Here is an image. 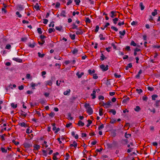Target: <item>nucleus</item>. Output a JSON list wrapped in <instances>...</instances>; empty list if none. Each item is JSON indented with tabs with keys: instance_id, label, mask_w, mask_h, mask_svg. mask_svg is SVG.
<instances>
[{
	"instance_id": "nucleus-26",
	"label": "nucleus",
	"mask_w": 160,
	"mask_h": 160,
	"mask_svg": "<svg viewBox=\"0 0 160 160\" xmlns=\"http://www.w3.org/2000/svg\"><path fill=\"white\" fill-rule=\"evenodd\" d=\"M157 14H158V13L157 12V10L156 9H154V12H152V15L153 16H155Z\"/></svg>"
},
{
	"instance_id": "nucleus-49",
	"label": "nucleus",
	"mask_w": 160,
	"mask_h": 160,
	"mask_svg": "<svg viewBox=\"0 0 160 160\" xmlns=\"http://www.w3.org/2000/svg\"><path fill=\"white\" fill-rule=\"evenodd\" d=\"M12 142L14 143L15 145H17L19 144V142H16L15 140H13L12 141Z\"/></svg>"
},
{
	"instance_id": "nucleus-13",
	"label": "nucleus",
	"mask_w": 160,
	"mask_h": 160,
	"mask_svg": "<svg viewBox=\"0 0 160 160\" xmlns=\"http://www.w3.org/2000/svg\"><path fill=\"white\" fill-rule=\"evenodd\" d=\"M59 154V153L58 152H56L55 153L53 154L52 159L53 160H57L58 158L56 157V155Z\"/></svg>"
},
{
	"instance_id": "nucleus-43",
	"label": "nucleus",
	"mask_w": 160,
	"mask_h": 160,
	"mask_svg": "<svg viewBox=\"0 0 160 160\" xmlns=\"http://www.w3.org/2000/svg\"><path fill=\"white\" fill-rule=\"evenodd\" d=\"M116 122L117 121L116 120L112 119L111 120L110 122V123L112 124H113L114 123H116Z\"/></svg>"
},
{
	"instance_id": "nucleus-1",
	"label": "nucleus",
	"mask_w": 160,
	"mask_h": 160,
	"mask_svg": "<svg viewBox=\"0 0 160 160\" xmlns=\"http://www.w3.org/2000/svg\"><path fill=\"white\" fill-rule=\"evenodd\" d=\"M84 107L87 109V112L89 115H91L92 114L93 110L89 103H86L84 105Z\"/></svg>"
},
{
	"instance_id": "nucleus-5",
	"label": "nucleus",
	"mask_w": 160,
	"mask_h": 160,
	"mask_svg": "<svg viewBox=\"0 0 160 160\" xmlns=\"http://www.w3.org/2000/svg\"><path fill=\"white\" fill-rule=\"evenodd\" d=\"M111 102L110 101H109L106 103L103 102L102 106L105 108H109V106L111 105Z\"/></svg>"
},
{
	"instance_id": "nucleus-27",
	"label": "nucleus",
	"mask_w": 160,
	"mask_h": 160,
	"mask_svg": "<svg viewBox=\"0 0 160 160\" xmlns=\"http://www.w3.org/2000/svg\"><path fill=\"white\" fill-rule=\"evenodd\" d=\"M11 106L13 108H15L17 107V104H16L15 105L14 103H12L11 104Z\"/></svg>"
},
{
	"instance_id": "nucleus-32",
	"label": "nucleus",
	"mask_w": 160,
	"mask_h": 160,
	"mask_svg": "<svg viewBox=\"0 0 160 160\" xmlns=\"http://www.w3.org/2000/svg\"><path fill=\"white\" fill-rule=\"evenodd\" d=\"M129 100V98L128 97L125 99H123L122 101V103H126L127 101H128Z\"/></svg>"
},
{
	"instance_id": "nucleus-37",
	"label": "nucleus",
	"mask_w": 160,
	"mask_h": 160,
	"mask_svg": "<svg viewBox=\"0 0 160 160\" xmlns=\"http://www.w3.org/2000/svg\"><path fill=\"white\" fill-rule=\"evenodd\" d=\"M86 23H90L91 22V20L88 17L86 18V20L85 21Z\"/></svg>"
},
{
	"instance_id": "nucleus-16",
	"label": "nucleus",
	"mask_w": 160,
	"mask_h": 160,
	"mask_svg": "<svg viewBox=\"0 0 160 160\" xmlns=\"http://www.w3.org/2000/svg\"><path fill=\"white\" fill-rule=\"evenodd\" d=\"M107 57H105L103 53H102L100 56V59L101 61L103 60L104 59H106Z\"/></svg>"
},
{
	"instance_id": "nucleus-38",
	"label": "nucleus",
	"mask_w": 160,
	"mask_h": 160,
	"mask_svg": "<svg viewBox=\"0 0 160 160\" xmlns=\"http://www.w3.org/2000/svg\"><path fill=\"white\" fill-rule=\"evenodd\" d=\"M130 45L135 47L136 46L137 44L134 41H132L131 42Z\"/></svg>"
},
{
	"instance_id": "nucleus-64",
	"label": "nucleus",
	"mask_w": 160,
	"mask_h": 160,
	"mask_svg": "<svg viewBox=\"0 0 160 160\" xmlns=\"http://www.w3.org/2000/svg\"><path fill=\"white\" fill-rule=\"evenodd\" d=\"M99 29V26H98V25L96 27V29L95 30V32H97L98 31Z\"/></svg>"
},
{
	"instance_id": "nucleus-47",
	"label": "nucleus",
	"mask_w": 160,
	"mask_h": 160,
	"mask_svg": "<svg viewBox=\"0 0 160 160\" xmlns=\"http://www.w3.org/2000/svg\"><path fill=\"white\" fill-rule=\"evenodd\" d=\"M49 148H48V149H47V150H42V152L43 153V154L44 155H46V154H47V152L48 151V149Z\"/></svg>"
},
{
	"instance_id": "nucleus-22",
	"label": "nucleus",
	"mask_w": 160,
	"mask_h": 160,
	"mask_svg": "<svg viewBox=\"0 0 160 160\" xmlns=\"http://www.w3.org/2000/svg\"><path fill=\"white\" fill-rule=\"evenodd\" d=\"M88 73L90 75H92V73H94L95 72V70L94 69H93L92 70L91 69H89L88 70Z\"/></svg>"
},
{
	"instance_id": "nucleus-59",
	"label": "nucleus",
	"mask_w": 160,
	"mask_h": 160,
	"mask_svg": "<svg viewBox=\"0 0 160 160\" xmlns=\"http://www.w3.org/2000/svg\"><path fill=\"white\" fill-rule=\"evenodd\" d=\"M31 87H32V89H35L34 87L36 86V84L33 82H32L31 83Z\"/></svg>"
},
{
	"instance_id": "nucleus-45",
	"label": "nucleus",
	"mask_w": 160,
	"mask_h": 160,
	"mask_svg": "<svg viewBox=\"0 0 160 160\" xmlns=\"http://www.w3.org/2000/svg\"><path fill=\"white\" fill-rule=\"evenodd\" d=\"M114 77L116 78H119L121 77V75H118L116 73H115L114 74Z\"/></svg>"
},
{
	"instance_id": "nucleus-20",
	"label": "nucleus",
	"mask_w": 160,
	"mask_h": 160,
	"mask_svg": "<svg viewBox=\"0 0 160 160\" xmlns=\"http://www.w3.org/2000/svg\"><path fill=\"white\" fill-rule=\"evenodd\" d=\"M78 125L79 126L81 125L82 126H83L84 124V123L82 122V121L81 120H79L78 121Z\"/></svg>"
},
{
	"instance_id": "nucleus-7",
	"label": "nucleus",
	"mask_w": 160,
	"mask_h": 160,
	"mask_svg": "<svg viewBox=\"0 0 160 160\" xmlns=\"http://www.w3.org/2000/svg\"><path fill=\"white\" fill-rule=\"evenodd\" d=\"M21 111L22 112L21 113L19 117L22 118H24L26 117L27 114L26 113H25V112L22 111V110Z\"/></svg>"
},
{
	"instance_id": "nucleus-58",
	"label": "nucleus",
	"mask_w": 160,
	"mask_h": 160,
	"mask_svg": "<svg viewBox=\"0 0 160 160\" xmlns=\"http://www.w3.org/2000/svg\"><path fill=\"white\" fill-rule=\"evenodd\" d=\"M93 78L94 79H96L98 78V76L96 74H94L93 75Z\"/></svg>"
},
{
	"instance_id": "nucleus-63",
	"label": "nucleus",
	"mask_w": 160,
	"mask_h": 160,
	"mask_svg": "<svg viewBox=\"0 0 160 160\" xmlns=\"http://www.w3.org/2000/svg\"><path fill=\"white\" fill-rule=\"evenodd\" d=\"M62 28V27H55V29L59 31H61V28Z\"/></svg>"
},
{
	"instance_id": "nucleus-8",
	"label": "nucleus",
	"mask_w": 160,
	"mask_h": 160,
	"mask_svg": "<svg viewBox=\"0 0 160 160\" xmlns=\"http://www.w3.org/2000/svg\"><path fill=\"white\" fill-rule=\"evenodd\" d=\"M83 33V31L81 28H79V31H77L76 32V33L77 35H81Z\"/></svg>"
},
{
	"instance_id": "nucleus-24",
	"label": "nucleus",
	"mask_w": 160,
	"mask_h": 160,
	"mask_svg": "<svg viewBox=\"0 0 160 160\" xmlns=\"http://www.w3.org/2000/svg\"><path fill=\"white\" fill-rule=\"evenodd\" d=\"M103 109L102 108H101L99 109V115L100 116H101L103 114V113L102 112Z\"/></svg>"
},
{
	"instance_id": "nucleus-55",
	"label": "nucleus",
	"mask_w": 160,
	"mask_h": 160,
	"mask_svg": "<svg viewBox=\"0 0 160 160\" xmlns=\"http://www.w3.org/2000/svg\"><path fill=\"white\" fill-rule=\"evenodd\" d=\"M78 51L77 49H74L73 50V51H72V53L73 54H75L77 53L78 52Z\"/></svg>"
},
{
	"instance_id": "nucleus-56",
	"label": "nucleus",
	"mask_w": 160,
	"mask_h": 160,
	"mask_svg": "<svg viewBox=\"0 0 160 160\" xmlns=\"http://www.w3.org/2000/svg\"><path fill=\"white\" fill-rule=\"evenodd\" d=\"M34 8L36 9L37 10H38L40 9L39 6L38 5V4H37L36 5H35L34 6Z\"/></svg>"
},
{
	"instance_id": "nucleus-6",
	"label": "nucleus",
	"mask_w": 160,
	"mask_h": 160,
	"mask_svg": "<svg viewBox=\"0 0 160 160\" xmlns=\"http://www.w3.org/2000/svg\"><path fill=\"white\" fill-rule=\"evenodd\" d=\"M53 78L52 77L51 79L49 80L46 82V86L48 85L51 86L52 84Z\"/></svg>"
},
{
	"instance_id": "nucleus-35",
	"label": "nucleus",
	"mask_w": 160,
	"mask_h": 160,
	"mask_svg": "<svg viewBox=\"0 0 160 160\" xmlns=\"http://www.w3.org/2000/svg\"><path fill=\"white\" fill-rule=\"evenodd\" d=\"M72 25V29H78V28H77V27H78L76 25L75 23H73Z\"/></svg>"
},
{
	"instance_id": "nucleus-12",
	"label": "nucleus",
	"mask_w": 160,
	"mask_h": 160,
	"mask_svg": "<svg viewBox=\"0 0 160 160\" xmlns=\"http://www.w3.org/2000/svg\"><path fill=\"white\" fill-rule=\"evenodd\" d=\"M96 91H95V90H93L92 92V93L91 95V96H92V99H94L96 97Z\"/></svg>"
},
{
	"instance_id": "nucleus-25",
	"label": "nucleus",
	"mask_w": 160,
	"mask_h": 160,
	"mask_svg": "<svg viewBox=\"0 0 160 160\" xmlns=\"http://www.w3.org/2000/svg\"><path fill=\"white\" fill-rule=\"evenodd\" d=\"M131 134H127V132H126L125 134V137L127 138H129L131 137Z\"/></svg>"
},
{
	"instance_id": "nucleus-54",
	"label": "nucleus",
	"mask_w": 160,
	"mask_h": 160,
	"mask_svg": "<svg viewBox=\"0 0 160 160\" xmlns=\"http://www.w3.org/2000/svg\"><path fill=\"white\" fill-rule=\"evenodd\" d=\"M66 158H65V160H68L69 158V155L68 153H67L66 154Z\"/></svg>"
},
{
	"instance_id": "nucleus-61",
	"label": "nucleus",
	"mask_w": 160,
	"mask_h": 160,
	"mask_svg": "<svg viewBox=\"0 0 160 160\" xmlns=\"http://www.w3.org/2000/svg\"><path fill=\"white\" fill-rule=\"evenodd\" d=\"M148 89L150 91H152L154 90V88L153 87L148 86Z\"/></svg>"
},
{
	"instance_id": "nucleus-57",
	"label": "nucleus",
	"mask_w": 160,
	"mask_h": 160,
	"mask_svg": "<svg viewBox=\"0 0 160 160\" xmlns=\"http://www.w3.org/2000/svg\"><path fill=\"white\" fill-rule=\"evenodd\" d=\"M104 127V125L103 124H102V125H101L100 126L98 127V129L99 130H100L102 129Z\"/></svg>"
},
{
	"instance_id": "nucleus-51",
	"label": "nucleus",
	"mask_w": 160,
	"mask_h": 160,
	"mask_svg": "<svg viewBox=\"0 0 160 160\" xmlns=\"http://www.w3.org/2000/svg\"><path fill=\"white\" fill-rule=\"evenodd\" d=\"M18 8H19V10L20 11H21L23 9V8L22 7V5H18Z\"/></svg>"
},
{
	"instance_id": "nucleus-15",
	"label": "nucleus",
	"mask_w": 160,
	"mask_h": 160,
	"mask_svg": "<svg viewBox=\"0 0 160 160\" xmlns=\"http://www.w3.org/2000/svg\"><path fill=\"white\" fill-rule=\"evenodd\" d=\"M66 12L65 10H62L61 13H60V16L63 17H66V15H65Z\"/></svg>"
},
{
	"instance_id": "nucleus-11",
	"label": "nucleus",
	"mask_w": 160,
	"mask_h": 160,
	"mask_svg": "<svg viewBox=\"0 0 160 160\" xmlns=\"http://www.w3.org/2000/svg\"><path fill=\"white\" fill-rule=\"evenodd\" d=\"M84 74V73L83 72H82L80 74L79 72H78L76 73V75L78 77V78H81L82 75H83Z\"/></svg>"
},
{
	"instance_id": "nucleus-9",
	"label": "nucleus",
	"mask_w": 160,
	"mask_h": 160,
	"mask_svg": "<svg viewBox=\"0 0 160 160\" xmlns=\"http://www.w3.org/2000/svg\"><path fill=\"white\" fill-rule=\"evenodd\" d=\"M117 12L119 13L118 12H114V11H112L111 12V17L112 18H113L115 17H116L117 16Z\"/></svg>"
},
{
	"instance_id": "nucleus-2",
	"label": "nucleus",
	"mask_w": 160,
	"mask_h": 160,
	"mask_svg": "<svg viewBox=\"0 0 160 160\" xmlns=\"http://www.w3.org/2000/svg\"><path fill=\"white\" fill-rule=\"evenodd\" d=\"M40 37L41 39V40L42 41V42H41L40 41H38V43L40 45H42L45 42V40H44V39L46 38V37L44 35H42L40 36Z\"/></svg>"
},
{
	"instance_id": "nucleus-40",
	"label": "nucleus",
	"mask_w": 160,
	"mask_h": 160,
	"mask_svg": "<svg viewBox=\"0 0 160 160\" xmlns=\"http://www.w3.org/2000/svg\"><path fill=\"white\" fill-rule=\"evenodd\" d=\"M55 115V113L53 112H51L49 114V116L53 118Z\"/></svg>"
},
{
	"instance_id": "nucleus-10",
	"label": "nucleus",
	"mask_w": 160,
	"mask_h": 160,
	"mask_svg": "<svg viewBox=\"0 0 160 160\" xmlns=\"http://www.w3.org/2000/svg\"><path fill=\"white\" fill-rule=\"evenodd\" d=\"M24 147L25 148H28L32 147V145L28 142H26L23 144Z\"/></svg>"
},
{
	"instance_id": "nucleus-4",
	"label": "nucleus",
	"mask_w": 160,
	"mask_h": 160,
	"mask_svg": "<svg viewBox=\"0 0 160 160\" xmlns=\"http://www.w3.org/2000/svg\"><path fill=\"white\" fill-rule=\"evenodd\" d=\"M108 66L107 65L106 66L104 64H102L100 66V68L104 71H106L108 69Z\"/></svg>"
},
{
	"instance_id": "nucleus-48",
	"label": "nucleus",
	"mask_w": 160,
	"mask_h": 160,
	"mask_svg": "<svg viewBox=\"0 0 160 160\" xmlns=\"http://www.w3.org/2000/svg\"><path fill=\"white\" fill-rule=\"evenodd\" d=\"M68 118H69L71 120H72L73 119V118L71 117V114L70 113H68Z\"/></svg>"
},
{
	"instance_id": "nucleus-17",
	"label": "nucleus",
	"mask_w": 160,
	"mask_h": 160,
	"mask_svg": "<svg viewBox=\"0 0 160 160\" xmlns=\"http://www.w3.org/2000/svg\"><path fill=\"white\" fill-rule=\"evenodd\" d=\"M77 98V97L72 96V97L70 98V102L71 103H73L74 101Z\"/></svg>"
},
{
	"instance_id": "nucleus-44",
	"label": "nucleus",
	"mask_w": 160,
	"mask_h": 160,
	"mask_svg": "<svg viewBox=\"0 0 160 160\" xmlns=\"http://www.w3.org/2000/svg\"><path fill=\"white\" fill-rule=\"evenodd\" d=\"M140 108L139 106H137L135 108H134V110L136 111H138L140 110Z\"/></svg>"
},
{
	"instance_id": "nucleus-53",
	"label": "nucleus",
	"mask_w": 160,
	"mask_h": 160,
	"mask_svg": "<svg viewBox=\"0 0 160 160\" xmlns=\"http://www.w3.org/2000/svg\"><path fill=\"white\" fill-rule=\"evenodd\" d=\"M78 144H70V147H74V148H76L77 147Z\"/></svg>"
},
{
	"instance_id": "nucleus-14",
	"label": "nucleus",
	"mask_w": 160,
	"mask_h": 160,
	"mask_svg": "<svg viewBox=\"0 0 160 160\" xmlns=\"http://www.w3.org/2000/svg\"><path fill=\"white\" fill-rule=\"evenodd\" d=\"M142 70L140 69L138 72V74L135 76V78H139L140 74L142 73Z\"/></svg>"
},
{
	"instance_id": "nucleus-36",
	"label": "nucleus",
	"mask_w": 160,
	"mask_h": 160,
	"mask_svg": "<svg viewBox=\"0 0 160 160\" xmlns=\"http://www.w3.org/2000/svg\"><path fill=\"white\" fill-rule=\"evenodd\" d=\"M74 1L76 3V5H78L81 2L80 0H74Z\"/></svg>"
},
{
	"instance_id": "nucleus-41",
	"label": "nucleus",
	"mask_w": 160,
	"mask_h": 160,
	"mask_svg": "<svg viewBox=\"0 0 160 160\" xmlns=\"http://www.w3.org/2000/svg\"><path fill=\"white\" fill-rule=\"evenodd\" d=\"M38 56L40 58H43L45 55V54H41L40 52L38 53Z\"/></svg>"
},
{
	"instance_id": "nucleus-19",
	"label": "nucleus",
	"mask_w": 160,
	"mask_h": 160,
	"mask_svg": "<svg viewBox=\"0 0 160 160\" xmlns=\"http://www.w3.org/2000/svg\"><path fill=\"white\" fill-rule=\"evenodd\" d=\"M13 59L14 61H15L17 62H22V59L18 58H13Z\"/></svg>"
},
{
	"instance_id": "nucleus-50",
	"label": "nucleus",
	"mask_w": 160,
	"mask_h": 160,
	"mask_svg": "<svg viewBox=\"0 0 160 160\" xmlns=\"http://www.w3.org/2000/svg\"><path fill=\"white\" fill-rule=\"evenodd\" d=\"M11 48V45L9 44H8L6 45L5 48L8 49H10Z\"/></svg>"
},
{
	"instance_id": "nucleus-46",
	"label": "nucleus",
	"mask_w": 160,
	"mask_h": 160,
	"mask_svg": "<svg viewBox=\"0 0 160 160\" xmlns=\"http://www.w3.org/2000/svg\"><path fill=\"white\" fill-rule=\"evenodd\" d=\"M37 31L38 32L39 34H41L42 33V32L41 30V29L40 28H38Z\"/></svg>"
},
{
	"instance_id": "nucleus-34",
	"label": "nucleus",
	"mask_w": 160,
	"mask_h": 160,
	"mask_svg": "<svg viewBox=\"0 0 160 160\" xmlns=\"http://www.w3.org/2000/svg\"><path fill=\"white\" fill-rule=\"evenodd\" d=\"M76 35L75 34H73V35L70 34V37L72 40H74L75 39Z\"/></svg>"
},
{
	"instance_id": "nucleus-62",
	"label": "nucleus",
	"mask_w": 160,
	"mask_h": 160,
	"mask_svg": "<svg viewBox=\"0 0 160 160\" xmlns=\"http://www.w3.org/2000/svg\"><path fill=\"white\" fill-rule=\"evenodd\" d=\"M112 29L114 30L115 31L117 32L118 31V29L114 26H112L111 27Z\"/></svg>"
},
{
	"instance_id": "nucleus-28",
	"label": "nucleus",
	"mask_w": 160,
	"mask_h": 160,
	"mask_svg": "<svg viewBox=\"0 0 160 160\" xmlns=\"http://www.w3.org/2000/svg\"><path fill=\"white\" fill-rule=\"evenodd\" d=\"M125 33L126 31L125 30H123L122 31H120L119 32V34L122 36H124L125 34Z\"/></svg>"
},
{
	"instance_id": "nucleus-23",
	"label": "nucleus",
	"mask_w": 160,
	"mask_h": 160,
	"mask_svg": "<svg viewBox=\"0 0 160 160\" xmlns=\"http://www.w3.org/2000/svg\"><path fill=\"white\" fill-rule=\"evenodd\" d=\"M139 5L141 10H143L144 8V6L143 3L142 2H141L139 4Z\"/></svg>"
},
{
	"instance_id": "nucleus-29",
	"label": "nucleus",
	"mask_w": 160,
	"mask_h": 160,
	"mask_svg": "<svg viewBox=\"0 0 160 160\" xmlns=\"http://www.w3.org/2000/svg\"><path fill=\"white\" fill-rule=\"evenodd\" d=\"M118 18H116L112 19L113 23L114 24H116L117 22L118 21Z\"/></svg>"
},
{
	"instance_id": "nucleus-3",
	"label": "nucleus",
	"mask_w": 160,
	"mask_h": 160,
	"mask_svg": "<svg viewBox=\"0 0 160 160\" xmlns=\"http://www.w3.org/2000/svg\"><path fill=\"white\" fill-rule=\"evenodd\" d=\"M33 147L34 152L36 153L38 152V150L40 148V146L37 144H35L33 146Z\"/></svg>"
},
{
	"instance_id": "nucleus-30",
	"label": "nucleus",
	"mask_w": 160,
	"mask_h": 160,
	"mask_svg": "<svg viewBox=\"0 0 160 160\" xmlns=\"http://www.w3.org/2000/svg\"><path fill=\"white\" fill-rule=\"evenodd\" d=\"M55 29L54 28H50L48 29V32L49 33H51L52 32H54Z\"/></svg>"
},
{
	"instance_id": "nucleus-42",
	"label": "nucleus",
	"mask_w": 160,
	"mask_h": 160,
	"mask_svg": "<svg viewBox=\"0 0 160 160\" xmlns=\"http://www.w3.org/2000/svg\"><path fill=\"white\" fill-rule=\"evenodd\" d=\"M99 37L100 38V39L102 40H103L105 39V38H103V35L102 34H100L99 36Z\"/></svg>"
},
{
	"instance_id": "nucleus-33",
	"label": "nucleus",
	"mask_w": 160,
	"mask_h": 160,
	"mask_svg": "<svg viewBox=\"0 0 160 160\" xmlns=\"http://www.w3.org/2000/svg\"><path fill=\"white\" fill-rule=\"evenodd\" d=\"M70 91H71L69 89L68 90L64 92L63 93V94L65 95H68V93H69L70 92Z\"/></svg>"
},
{
	"instance_id": "nucleus-31",
	"label": "nucleus",
	"mask_w": 160,
	"mask_h": 160,
	"mask_svg": "<svg viewBox=\"0 0 160 160\" xmlns=\"http://www.w3.org/2000/svg\"><path fill=\"white\" fill-rule=\"evenodd\" d=\"M19 124L20 126L22 127H26L27 126V125L24 122L20 123H19Z\"/></svg>"
},
{
	"instance_id": "nucleus-52",
	"label": "nucleus",
	"mask_w": 160,
	"mask_h": 160,
	"mask_svg": "<svg viewBox=\"0 0 160 160\" xmlns=\"http://www.w3.org/2000/svg\"><path fill=\"white\" fill-rule=\"evenodd\" d=\"M136 91L138 93L140 94L141 93H142V89H137L136 90Z\"/></svg>"
},
{
	"instance_id": "nucleus-21",
	"label": "nucleus",
	"mask_w": 160,
	"mask_h": 160,
	"mask_svg": "<svg viewBox=\"0 0 160 160\" xmlns=\"http://www.w3.org/2000/svg\"><path fill=\"white\" fill-rule=\"evenodd\" d=\"M1 150L2 152L3 153H7L8 150L7 149H5V148L3 147H2L1 148Z\"/></svg>"
},
{
	"instance_id": "nucleus-39",
	"label": "nucleus",
	"mask_w": 160,
	"mask_h": 160,
	"mask_svg": "<svg viewBox=\"0 0 160 160\" xmlns=\"http://www.w3.org/2000/svg\"><path fill=\"white\" fill-rule=\"evenodd\" d=\"M152 99L153 100H155V98L158 97V95L156 94L153 95L152 96Z\"/></svg>"
},
{
	"instance_id": "nucleus-18",
	"label": "nucleus",
	"mask_w": 160,
	"mask_h": 160,
	"mask_svg": "<svg viewBox=\"0 0 160 160\" xmlns=\"http://www.w3.org/2000/svg\"><path fill=\"white\" fill-rule=\"evenodd\" d=\"M109 112H111L112 113L113 115H115L116 113V111L114 109H110L108 111Z\"/></svg>"
},
{
	"instance_id": "nucleus-60",
	"label": "nucleus",
	"mask_w": 160,
	"mask_h": 160,
	"mask_svg": "<svg viewBox=\"0 0 160 160\" xmlns=\"http://www.w3.org/2000/svg\"><path fill=\"white\" fill-rule=\"evenodd\" d=\"M43 23L44 24H47L48 22V20L46 19H43Z\"/></svg>"
}]
</instances>
